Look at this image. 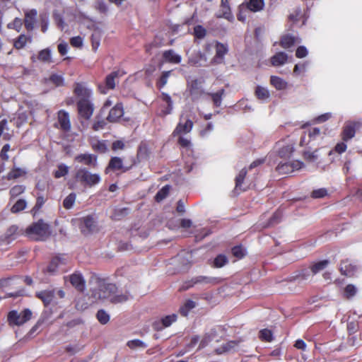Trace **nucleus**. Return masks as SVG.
I'll list each match as a JSON object with an SVG mask.
<instances>
[{"label": "nucleus", "mask_w": 362, "mask_h": 362, "mask_svg": "<svg viewBox=\"0 0 362 362\" xmlns=\"http://www.w3.org/2000/svg\"><path fill=\"white\" fill-rule=\"evenodd\" d=\"M75 160L86 165L95 167L97 165V156L90 153H81L76 156Z\"/></svg>", "instance_id": "obj_16"}, {"label": "nucleus", "mask_w": 362, "mask_h": 362, "mask_svg": "<svg viewBox=\"0 0 362 362\" xmlns=\"http://www.w3.org/2000/svg\"><path fill=\"white\" fill-rule=\"evenodd\" d=\"M356 270V266L351 264L349 261H344L340 264V271L342 274L351 276L354 275Z\"/></svg>", "instance_id": "obj_26"}, {"label": "nucleus", "mask_w": 362, "mask_h": 362, "mask_svg": "<svg viewBox=\"0 0 362 362\" xmlns=\"http://www.w3.org/2000/svg\"><path fill=\"white\" fill-rule=\"evenodd\" d=\"M206 30L202 25H197L194 28V34L196 37L202 39L206 35Z\"/></svg>", "instance_id": "obj_60"}, {"label": "nucleus", "mask_w": 362, "mask_h": 362, "mask_svg": "<svg viewBox=\"0 0 362 362\" xmlns=\"http://www.w3.org/2000/svg\"><path fill=\"white\" fill-rule=\"evenodd\" d=\"M97 286L92 294L95 300L109 299L112 303H117L126 301L128 298L124 294L116 295V285L108 283L105 279H97Z\"/></svg>", "instance_id": "obj_1"}, {"label": "nucleus", "mask_w": 362, "mask_h": 362, "mask_svg": "<svg viewBox=\"0 0 362 362\" xmlns=\"http://www.w3.org/2000/svg\"><path fill=\"white\" fill-rule=\"evenodd\" d=\"M163 59L169 63L172 64H180L182 60V57L180 54H177L173 49H168L163 53Z\"/></svg>", "instance_id": "obj_21"}, {"label": "nucleus", "mask_w": 362, "mask_h": 362, "mask_svg": "<svg viewBox=\"0 0 362 362\" xmlns=\"http://www.w3.org/2000/svg\"><path fill=\"white\" fill-rule=\"evenodd\" d=\"M122 170V172H126L129 170L128 168H126L123 165V160L119 157H112L108 164V166L105 169V173H108L109 170Z\"/></svg>", "instance_id": "obj_14"}, {"label": "nucleus", "mask_w": 362, "mask_h": 362, "mask_svg": "<svg viewBox=\"0 0 362 362\" xmlns=\"http://www.w3.org/2000/svg\"><path fill=\"white\" fill-rule=\"evenodd\" d=\"M22 25H23L22 20L18 18H16L13 21V22L9 23L8 24L7 27L9 29H14L17 32H19L21 30V29Z\"/></svg>", "instance_id": "obj_54"}, {"label": "nucleus", "mask_w": 362, "mask_h": 362, "mask_svg": "<svg viewBox=\"0 0 362 362\" xmlns=\"http://www.w3.org/2000/svg\"><path fill=\"white\" fill-rule=\"evenodd\" d=\"M328 264H329L328 260H322V261L315 263L310 267L311 271H312V274L315 275V274L319 273L320 272L322 271L327 267Z\"/></svg>", "instance_id": "obj_38"}, {"label": "nucleus", "mask_w": 362, "mask_h": 362, "mask_svg": "<svg viewBox=\"0 0 362 362\" xmlns=\"http://www.w3.org/2000/svg\"><path fill=\"white\" fill-rule=\"evenodd\" d=\"M76 95L81 99H89L91 96V90L81 83H77L74 88Z\"/></svg>", "instance_id": "obj_24"}, {"label": "nucleus", "mask_w": 362, "mask_h": 362, "mask_svg": "<svg viewBox=\"0 0 362 362\" xmlns=\"http://www.w3.org/2000/svg\"><path fill=\"white\" fill-rule=\"evenodd\" d=\"M97 320L102 325H105L110 321V315L103 309L99 310L96 314Z\"/></svg>", "instance_id": "obj_42"}, {"label": "nucleus", "mask_w": 362, "mask_h": 362, "mask_svg": "<svg viewBox=\"0 0 362 362\" xmlns=\"http://www.w3.org/2000/svg\"><path fill=\"white\" fill-rule=\"evenodd\" d=\"M308 49L304 46H300L297 48L296 52V56L298 58H303L308 55Z\"/></svg>", "instance_id": "obj_64"}, {"label": "nucleus", "mask_w": 362, "mask_h": 362, "mask_svg": "<svg viewBox=\"0 0 362 362\" xmlns=\"http://www.w3.org/2000/svg\"><path fill=\"white\" fill-rule=\"evenodd\" d=\"M26 202L24 199L18 200L11 208L12 213H18L23 211L26 207Z\"/></svg>", "instance_id": "obj_48"}, {"label": "nucleus", "mask_w": 362, "mask_h": 362, "mask_svg": "<svg viewBox=\"0 0 362 362\" xmlns=\"http://www.w3.org/2000/svg\"><path fill=\"white\" fill-rule=\"evenodd\" d=\"M70 282L78 291H82L85 289V281L79 273H74L69 276Z\"/></svg>", "instance_id": "obj_18"}, {"label": "nucleus", "mask_w": 362, "mask_h": 362, "mask_svg": "<svg viewBox=\"0 0 362 362\" xmlns=\"http://www.w3.org/2000/svg\"><path fill=\"white\" fill-rule=\"evenodd\" d=\"M31 317V310L26 308L20 313L16 310H11L8 314L7 320L11 326H21L30 320Z\"/></svg>", "instance_id": "obj_4"}, {"label": "nucleus", "mask_w": 362, "mask_h": 362, "mask_svg": "<svg viewBox=\"0 0 362 362\" xmlns=\"http://www.w3.org/2000/svg\"><path fill=\"white\" fill-rule=\"evenodd\" d=\"M259 337L262 341L271 342L273 340V334L270 329H263L259 331Z\"/></svg>", "instance_id": "obj_44"}, {"label": "nucleus", "mask_w": 362, "mask_h": 362, "mask_svg": "<svg viewBox=\"0 0 362 362\" xmlns=\"http://www.w3.org/2000/svg\"><path fill=\"white\" fill-rule=\"evenodd\" d=\"M355 134L356 124L352 122L349 123L344 128L342 139L344 141H346L354 137Z\"/></svg>", "instance_id": "obj_25"}, {"label": "nucleus", "mask_w": 362, "mask_h": 362, "mask_svg": "<svg viewBox=\"0 0 362 362\" xmlns=\"http://www.w3.org/2000/svg\"><path fill=\"white\" fill-rule=\"evenodd\" d=\"M220 282V279L217 277H210L205 276H198L192 278L188 282H186L185 285L182 286V290H187L189 288L192 287L195 284H217Z\"/></svg>", "instance_id": "obj_5"}, {"label": "nucleus", "mask_w": 362, "mask_h": 362, "mask_svg": "<svg viewBox=\"0 0 362 362\" xmlns=\"http://www.w3.org/2000/svg\"><path fill=\"white\" fill-rule=\"evenodd\" d=\"M293 146L292 144H288L279 148L278 153L281 158H289L293 151Z\"/></svg>", "instance_id": "obj_40"}, {"label": "nucleus", "mask_w": 362, "mask_h": 362, "mask_svg": "<svg viewBox=\"0 0 362 362\" xmlns=\"http://www.w3.org/2000/svg\"><path fill=\"white\" fill-rule=\"evenodd\" d=\"M299 42L298 39L290 35H286L282 37L281 40V46L284 49H289L294 44Z\"/></svg>", "instance_id": "obj_32"}, {"label": "nucleus", "mask_w": 362, "mask_h": 362, "mask_svg": "<svg viewBox=\"0 0 362 362\" xmlns=\"http://www.w3.org/2000/svg\"><path fill=\"white\" fill-rule=\"evenodd\" d=\"M177 319V314H172L164 316L160 320L153 323V328L156 330H161L165 327H170Z\"/></svg>", "instance_id": "obj_10"}, {"label": "nucleus", "mask_w": 362, "mask_h": 362, "mask_svg": "<svg viewBox=\"0 0 362 362\" xmlns=\"http://www.w3.org/2000/svg\"><path fill=\"white\" fill-rule=\"evenodd\" d=\"M76 194L74 192L69 194L63 201V206L66 209H71L76 202Z\"/></svg>", "instance_id": "obj_41"}, {"label": "nucleus", "mask_w": 362, "mask_h": 362, "mask_svg": "<svg viewBox=\"0 0 362 362\" xmlns=\"http://www.w3.org/2000/svg\"><path fill=\"white\" fill-rule=\"evenodd\" d=\"M255 95L258 99L262 100L263 101L269 99L270 96L269 91L267 90V88L262 86H257L256 88Z\"/></svg>", "instance_id": "obj_39"}, {"label": "nucleus", "mask_w": 362, "mask_h": 362, "mask_svg": "<svg viewBox=\"0 0 362 362\" xmlns=\"http://www.w3.org/2000/svg\"><path fill=\"white\" fill-rule=\"evenodd\" d=\"M170 75V71L163 72L161 76L160 77V78L157 83V86L158 87L159 89L163 88L166 85Z\"/></svg>", "instance_id": "obj_51"}, {"label": "nucleus", "mask_w": 362, "mask_h": 362, "mask_svg": "<svg viewBox=\"0 0 362 362\" xmlns=\"http://www.w3.org/2000/svg\"><path fill=\"white\" fill-rule=\"evenodd\" d=\"M327 194V190L325 188L315 189L312 192V197L315 199L323 198Z\"/></svg>", "instance_id": "obj_58"}, {"label": "nucleus", "mask_w": 362, "mask_h": 362, "mask_svg": "<svg viewBox=\"0 0 362 362\" xmlns=\"http://www.w3.org/2000/svg\"><path fill=\"white\" fill-rule=\"evenodd\" d=\"M27 171L21 168L13 167L7 175L8 180L17 179L24 176Z\"/></svg>", "instance_id": "obj_33"}, {"label": "nucleus", "mask_w": 362, "mask_h": 362, "mask_svg": "<svg viewBox=\"0 0 362 362\" xmlns=\"http://www.w3.org/2000/svg\"><path fill=\"white\" fill-rule=\"evenodd\" d=\"M304 158L309 162H315L318 158L317 150L310 152L305 151L304 152Z\"/></svg>", "instance_id": "obj_57"}, {"label": "nucleus", "mask_w": 362, "mask_h": 362, "mask_svg": "<svg viewBox=\"0 0 362 362\" xmlns=\"http://www.w3.org/2000/svg\"><path fill=\"white\" fill-rule=\"evenodd\" d=\"M95 227V221L93 217L86 216L83 219V227L82 230L84 231V228H86L87 230L91 231Z\"/></svg>", "instance_id": "obj_47"}, {"label": "nucleus", "mask_w": 362, "mask_h": 362, "mask_svg": "<svg viewBox=\"0 0 362 362\" xmlns=\"http://www.w3.org/2000/svg\"><path fill=\"white\" fill-rule=\"evenodd\" d=\"M193 127V122L191 119H187L185 120V122L183 123L182 121V119H180V122L177 125L176 128L175 129L173 132V135H181V134H186L189 133Z\"/></svg>", "instance_id": "obj_13"}, {"label": "nucleus", "mask_w": 362, "mask_h": 362, "mask_svg": "<svg viewBox=\"0 0 362 362\" xmlns=\"http://www.w3.org/2000/svg\"><path fill=\"white\" fill-rule=\"evenodd\" d=\"M217 18H224L228 21L233 19L230 8L228 5V0H221L220 11L216 13Z\"/></svg>", "instance_id": "obj_19"}, {"label": "nucleus", "mask_w": 362, "mask_h": 362, "mask_svg": "<svg viewBox=\"0 0 362 362\" xmlns=\"http://www.w3.org/2000/svg\"><path fill=\"white\" fill-rule=\"evenodd\" d=\"M270 83L276 90H279L286 89L288 84L285 80L276 76H271Z\"/></svg>", "instance_id": "obj_29"}, {"label": "nucleus", "mask_w": 362, "mask_h": 362, "mask_svg": "<svg viewBox=\"0 0 362 362\" xmlns=\"http://www.w3.org/2000/svg\"><path fill=\"white\" fill-rule=\"evenodd\" d=\"M118 71H113L111 74H108L105 78V87H103L102 85H100L98 86L100 91L103 94H106L107 91L105 90V89H114L116 85V79L118 78Z\"/></svg>", "instance_id": "obj_12"}, {"label": "nucleus", "mask_w": 362, "mask_h": 362, "mask_svg": "<svg viewBox=\"0 0 362 362\" xmlns=\"http://www.w3.org/2000/svg\"><path fill=\"white\" fill-rule=\"evenodd\" d=\"M127 346L131 349H135L136 347H146L145 343L139 339H134L128 341Z\"/></svg>", "instance_id": "obj_62"}, {"label": "nucleus", "mask_w": 362, "mask_h": 362, "mask_svg": "<svg viewBox=\"0 0 362 362\" xmlns=\"http://www.w3.org/2000/svg\"><path fill=\"white\" fill-rule=\"evenodd\" d=\"M91 146L94 151H98L99 153H105L107 149L105 141L98 139H93Z\"/></svg>", "instance_id": "obj_34"}, {"label": "nucleus", "mask_w": 362, "mask_h": 362, "mask_svg": "<svg viewBox=\"0 0 362 362\" xmlns=\"http://www.w3.org/2000/svg\"><path fill=\"white\" fill-rule=\"evenodd\" d=\"M357 292L356 287L353 284L347 285L344 288V296L347 298H351L356 295Z\"/></svg>", "instance_id": "obj_50"}, {"label": "nucleus", "mask_w": 362, "mask_h": 362, "mask_svg": "<svg viewBox=\"0 0 362 362\" xmlns=\"http://www.w3.org/2000/svg\"><path fill=\"white\" fill-rule=\"evenodd\" d=\"M36 295L45 305H49L54 298V293L52 291H42L37 293Z\"/></svg>", "instance_id": "obj_31"}, {"label": "nucleus", "mask_w": 362, "mask_h": 362, "mask_svg": "<svg viewBox=\"0 0 362 362\" xmlns=\"http://www.w3.org/2000/svg\"><path fill=\"white\" fill-rule=\"evenodd\" d=\"M68 259L66 255H58L54 257L47 267V271L50 273H54L62 265L67 262Z\"/></svg>", "instance_id": "obj_15"}, {"label": "nucleus", "mask_w": 362, "mask_h": 362, "mask_svg": "<svg viewBox=\"0 0 362 362\" xmlns=\"http://www.w3.org/2000/svg\"><path fill=\"white\" fill-rule=\"evenodd\" d=\"M37 59L44 63H51L52 61L50 49L46 48L40 51Z\"/></svg>", "instance_id": "obj_36"}, {"label": "nucleus", "mask_w": 362, "mask_h": 362, "mask_svg": "<svg viewBox=\"0 0 362 362\" xmlns=\"http://www.w3.org/2000/svg\"><path fill=\"white\" fill-rule=\"evenodd\" d=\"M95 8L101 13H107L108 12V6L103 0H98L95 3Z\"/></svg>", "instance_id": "obj_56"}, {"label": "nucleus", "mask_w": 362, "mask_h": 362, "mask_svg": "<svg viewBox=\"0 0 362 362\" xmlns=\"http://www.w3.org/2000/svg\"><path fill=\"white\" fill-rule=\"evenodd\" d=\"M37 11L36 9L27 10L25 12L24 24L28 31H32L36 23Z\"/></svg>", "instance_id": "obj_11"}, {"label": "nucleus", "mask_w": 362, "mask_h": 362, "mask_svg": "<svg viewBox=\"0 0 362 362\" xmlns=\"http://www.w3.org/2000/svg\"><path fill=\"white\" fill-rule=\"evenodd\" d=\"M303 165V163L299 160L281 162L276 167V171L279 174L286 175L302 168Z\"/></svg>", "instance_id": "obj_6"}, {"label": "nucleus", "mask_w": 362, "mask_h": 362, "mask_svg": "<svg viewBox=\"0 0 362 362\" xmlns=\"http://www.w3.org/2000/svg\"><path fill=\"white\" fill-rule=\"evenodd\" d=\"M100 34L99 32H95L91 35L92 49L96 52L100 45Z\"/></svg>", "instance_id": "obj_45"}, {"label": "nucleus", "mask_w": 362, "mask_h": 362, "mask_svg": "<svg viewBox=\"0 0 362 362\" xmlns=\"http://www.w3.org/2000/svg\"><path fill=\"white\" fill-rule=\"evenodd\" d=\"M170 185H167L164 186L160 190H159L155 197L156 202H159L162 201L163 199H164L168 194V193L170 192Z\"/></svg>", "instance_id": "obj_46"}, {"label": "nucleus", "mask_w": 362, "mask_h": 362, "mask_svg": "<svg viewBox=\"0 0 362 362\" xmlns=\"http://www.w3.org/2000/svg\"><path fill=\"white\" fill-rule=\"evenodd\" d=\"M288 55L285 52H279L271 58V64L274 66H279L285 64L288 60Z\"/></svg>", "instance_id": "obj_23"}, {"label": "nucleus", "mask_w": 362, "mask_h": 362, "mask_svg": "<svg viewBox=\"0 0 362 362\" xmlns=\"http://www.w3.org/2000/svg\"><path fill=\"white\" fill-rule=\"evenodd\" d=\"M69 168L64 164L61 163L58 165L57 170L54 171V175L56 178H60L66 175L69 173Z\"/></svg>", "instance_id": "obj_43"}, {"label": "nucleus", "mask_w": 362, "mask_h": 362, "mask_svg": "<svg viewBox=\"0 0 362 362\" xmlns=\"http://www.w3.org/2000/svg\"><path fill=\"white\" fill-rule=\"evenodd\" d=\"M78 111L81 117L89 119L93 113V105L89 99H80L77 103Z\"/></svg>", "instance_id": "obj_7"}, {"label": "nucleus", "mask_w": 362, "mask_h": 362, "mask_svg": "<svg viewBox=\"0 0 362 362\" xmlns=\"http://www.w3.org/2000/svg\"><path fill=\"white\" fill-rule=\"evenodd\" d=\"M124 114L122 105L121 104H116L109 112L107 117V120L110 122H117Z\"/></svg>", "instance_id": "obj_17"}, {"label": "nucleus", "mask_w": 362, "mask_h": 362, "mask_svg": "<svg viewBox=\"0 0 362 362\" xmlns=\"http://www.w3.org/2000/svg\"><path fill=\"white\" fill-rule=\"evenodd\" d=\"M216 54L213 58V62L215 64H221L224 62L225 55L228 52V47L226 44L216 42Z\"/></svg>", "instance_id": "obj_8"}, {"label": "nucleus", "mask_w": 362, "mask_h": 362, "mask_svg": "<svg viewBox=\"0 0 362 362\" xmlns=\"http://www.w3.org/2000/svg\"><path fill=\"white\" fill-rule=\"evenodd\" d=\"M25 191V187L23 185H16L13 187L10 190V194L12 197H18V195L23 193Z\"/></svg>", "instance_id": "obj_55"}, {"label": "nucleus", "mask_w": 362, "mask_h": 362, "mask_svg": "<svg viewBox=\"0 0 362 362\" xmlns=\"http://www.w3.org/2000/svg\"><path fill=\"white\" fill-rule=\"evenodd\" d=\"M26 235L35 240H45L50 235L48 224L40 220L28 226L25 230Z\"/></svg>", "instance_id": "obj_2"}, {"label": "nucleus", "mask_w": 362, "mask_h": 362, "mask_svg": "<svg viewBox=\"0 0 362 362\" xmlns=\"http://www.w3.org/2000/svg\"><path fill=\"white\" fill-rule=\"evenodd\" d=\"M246 175H247L246 169L243 168L240 171L239 174L238 175V176L235 178V188L236 189L241 188L242 184L243 182V180H244Z\"/></svg>", "instance_id": "obj_49"}, {"label": "nucleus", "mask_w": 362, "mask_h": 362, "mask_svg": "<svg viewBox=\"0 0 362 362\" xmlns=\"http://www.w3.org/2000/svg\"><path fill=\"white\" fill-rule=\"evenodd\" d=\"M228 262V258L224 255H218L214 262V267H222Z\"/></svg>", "instance_id": "obj_53"}, {"label": "nucleus", "mask_w": 362, "mask_h": 362, "mask_svg": "<svg viewBox=\"0 0 362 362\" xmlns=\"http://www.w3.org/2000/svg\"><path fill=\"white\" fill-rule=\"evenodd\" d=\"M49 81L57 86H61L64 83V78L61 75L52 74L49 77Z\"/></svg>", "instance_id": "obj_59"}, {"label": "nucleus", "mask_w": 362, "mask_h": 362, "mask_svg": "<svg viewBox=\"0 0 362 362\" xmlns=\"http://www.w3.org/2000/svg\"><path fill=\"white\" fill-rule=\"evenodd\" d=\"M76 180L84 187H93L101 181V177L98 173H92L87 168L81 167L76 170Z\"/></svg>", "instance_id": "obj_3"}, {"label": "nucleus", "mask_w": 362, "mask_h": 362, "mask_svg": "<svg viewBox=\"0 0 362 362\" xmlns=\"http://www.w3.org/2000/svg\"><path fill=\"white\" fill-rule=\"evenodd\" d=\"M163 101L165 103L166 107L161 110L160 113L162 116H165L171 113L173 110V101L169 95L166 93H163L161 97Z\"/></svg>", "instance_id": "obj_27"}, {"label": "nucleus", "mask_w": 362, "mask_h": 362, "mask_svg": "<svg viewBox=\"0 0 362 362\" xmlns=\"http://www.w3.org/2000/svg\"><path fill=\"white\" fill-rule=\"evenodd\" d=\"M196 306V303L195 302H194L193 300H186V302L184 303L183 305H182L180 308V314L182 315V316H187V315L189 314V311L193 309L194 308H195Z\"/></svg>", "instance_id": "obj_37"}, {"label": "nucleus", "mask_w": 362, "mask_h": 362, "mask_svg": "<svg viewBox=\"0 0 362 362\" xmlns=\"http://www.w3.org/2000/svg\"><path fill=\"white\" fill-rule=\"evenodd\" d=\"M33 40L31 36H27L24 34L20 35L14 41L13 46L16 49H21L25 47L28 42H31Z\"/></svg>", "instance_id": "obj_28"}, {"label": "nucleus", "mask_w": 362, "mask_h": 362, "mask_svg": "<svg viewBox=\"0 0 362 362\" xmlns=\"http://www.w3.org/2000/svg\"><path fill=\"white\" fill-rule=\"evenodd\" d=\"M245 10L252 12H258L262 11L264 7V0H249L245 4Z\"/></svg>", "instance_id": "obj_22"}, {"label": "nucleus", "mask_w": 362, "mask_h": 362, "mask_svg": "<svg viewBox=\"0 0 362 362\" xmlns=\"http://www.w3.org/2000/svg\"><path fill=\"white\" fill-rule=\"evenodd\" d=\"M40 21H41V30L43 33H45L49 26V20L48 16L45 15H40Z\"/></svg>", "instance_id": "obj_63"}, {"label": "nucleus", "mask_w": 362, "mask_h": 362, "mask_svg": "<svg viewBox=\"0 0 362 362\" xmlns=\"http://www.w3.org/2000/svg\"><path fill=\"white\" fill-rule=\"evenodd\" d=\"M232 253L238 259H241L245 255L246 251L242 246L238 245L232 248Z\"/></svg>", "instance_id": "obj_52"}, {"label": "nucleus", "mask_w": 362, "mask_h": 362, "mask_svg": "<svg viewBox=\"0 0 362 362\" xmlns=\"http://www.w3.org/2000/svg\"><path fill=\"white\" fill-rule=\"evenodd\" d=\"M71 46L80 48L83 46V39L81 36L73 37L70 39Z\"/></svg>", "instance_id": "obj_61"}, {"label": "nucleus", "mask_w": 362, "mask_h": 362, "mask_svg": "<svg viewBox=\"0 0 362 362\" xmlns=\"http://www.w3.org/2000/svg\"><path fill=\"white\" fill-rule=\"evenodd\" d=\"M58 122L62 129L69 131L71 129V123L68 112L60 110L58 113Z\"/></svg>", "instance_id": "obj_20"}, {"label": "nucleus", "mask_w": 362, "mask_h": 362, "mask_svg": "<svg viewBox=\"0 0 362 362\" xmlns=\"http://www.w3.org/2000/svg\"><path fill=\"white\" fill-rule=\"evenodd\" d=\"M225 90L224 89H221L216 93H209V95L211 96V100L214 103V105L216 107H219L221 105L223 95H224Z\"/></svg>", "instance_id": "obj_35"}, {"label": "nucleus", "mask_w": 362, "mask_h": 362, "mask_svg": "<svg viewBox=\"0 0 362 362\" xmlns=\"http://www.w3.org/2000/svg\"><path fill=\"white\" fill-rule=\"evenodd\" d=\"M20 234L18 228L16 225L10 226L5 233V239L8 243L15 240Z\"/></svg>", "instance_id": "obj_30"}, {"label": "nucleus", "mask_w": 362, "mask_h": 362, "mask_svg": "<svg viewBox=\"0 0 362 362\" xmlns=\"http://www.w3.org/2000/svg\"><path fill=\"white\" fill-rule=\"evenodd\" d=\"M240 340H233L226 342L223 344L221 347L215 350L217 354H222L226 353H232L240 351V345L241 344Z\"/></svg>", "instance_id": "obj_9"}]
</instances>
